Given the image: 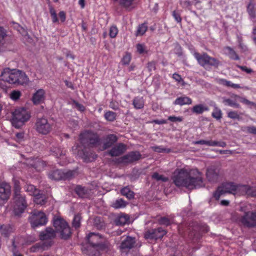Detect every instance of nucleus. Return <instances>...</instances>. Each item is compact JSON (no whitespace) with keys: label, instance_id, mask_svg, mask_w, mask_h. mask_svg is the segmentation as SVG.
Wrapping results in <instances>:
<instances>
[{"label":"nucleus","instance_id":"nucleus-33","mask_svg":"<svg viewBox=\"0 0 256 256\" xmlns=\"http://www.w3.org/2000/svg\"><path fill=\"white\" fill-rule=\"evenodd\" d=\"M34 202L38 204L43 205L46 202V197L45 194H36L34 196Z\"/></svg>","mask_w":256,"mask_h":256},{"label":"nucleus","instance_id":"nucleus-22","mask_svg":"<svg viewBox=\"0 0 256 256\" xmlns=\"http://www.w3.org/2000/svg\"><path fill=\"white\" fill-rule=\"evenodd\" d=\"M45 92L43 89L38 90L32 96V100L34 104H40L44 100Z\"/></svg>","mask_w":256,"mask_h":256},{"label":"nucleus","instance_id":"nucleus-9","mask_svg":"<svg viewBox=\"0 0 256 256\" xmlns=\"http://www.w3.org/2000/svg\"><path fill=\"white\" fill-rule=\"evenodd\" d=\"M12 196L15 204L13 212L15 216L19 217L27 206L26 198L21 192L13 194Z\"/></svg>","mask_w":256,"mask_h":256},{"label":"nucleus","instance_id":"nucleus-29","mask_svg":"<svg viewBox=\"0 0 256 256\" xmlns=\"http://www.w3.org/2000/svg\"><path fill=\"white\" fill-rule=\"evenodd\" d=\"M208 110V108L203 104H198L194 106L191 110L194 114H200L203 113L204 111Z\"/></svg>","mask_w":256,"mask_h":256},{"label":"nucleus","instance_id":"nucleus-17","mask_svg":"<svg viewBox=\"0 0 256 256\" xmlns=\"http://www.w3.org/2000/svg\"><path fill=\"white\" fill-rule=\"evenodd\" d=\"M78 154L86 162H92L98 157L97 154L88 148H83L82 150H78Z\"/></svg>","mask_w":256,"mask_h":256},{"label":"nucleus","instance_id":"nucleus-34","mask_svg":"<svg viewBox=\"0 0 256 256\" xmlns=\"http://www.w3.org/2000/svg\"><path fill=\"white\" fill-rule=\"evenodd\" d=\"M129 220V216L126 214L119 216L115 220V223L118 226H124Z\"/></svg>","mask_w":256,"mask_h":256},{"label":"nucleus","instance_id":"nucleus-51","mask_svg":"<svg viewBox=\"0 0 256 256\" xmlns=\"http://www.w3.org/2000/svg\"><path fill=\"white\" fill-rule=\"evenodd\" d=\"M222 113L220 110L217 107H216L214 111L212 113V117L218 120H219L222 118Z\"/></svg>","mask_w":256,"mask_h":256},{"label":"nucleus","instance_id":"nucleus-57","mask_svg":"<svg viewBox=\"0 0 256 256\" xmlns=\"http://www.w3.org/2000/svg\"><path fill=\"white\" fill-rule=\"evenodd\" d=\"M118 30L116 26H111L110 30V36L112 38H115L118 34Z\"/></svg>","mask_w":256,"mask_h":256},{"label":"nucleus","instance_id":"nucleus-21","mask_svg":"<svg viewBox=\"0 0 256 256\" xmlns=\"http://www.w3.org/2000/svg\"><path fill=\"white\" fill-rule=\"evenodd\" d=\"M126 146L123 143H119L109 151L108 154L111 156H118L123 154L126 150Z\"/></svg>","mask_w":256,"mask_h":256},{"label":"nucleus","instance_id":"nucleus-54","mask_svg":"<svg viewBox=\"0 0 256 256\" xmlns=\"http://www.w3.org/2000/svg\"><path fill=\"white\" fill-rule=\"evenodd\" d=\"M158 222L160 224L166 226H169L170 224V220L165 216L160 218L158 220Z\"/></svg>","mask_w":256,"mask_h":256},{"label":"nucleus","instance_id":"nucleus-25","mask_svg":"<svg viewBox=\"0 0 256 256\" xmlns=\"http://www.w3.org/2000/svg\"><path fill=\"white\" fill-rule=\"evenodd\" d=\"M62 170L58 168H52L48 174V178L54 180H62Z\"/></svg>","mask_w":256,"mask_h":256},{"label":"nucleus","instance_id":"nucleus-20","mask_svg":"<svg viewBox=\"0 0 256 256\" xmlns=\"http://www.w3.org/2000/svg\"><path fill=\"white\" fill-rule=\"evenodd\" d=\"M118 137L114 134H110L103 138V150H106L113 146L118 140Z\"/></svg>","mask_w":256,"mask_h":256},{"label":"nucleus","instance_id":"nucleus-15","mask_svg":"<svg viewBox=\"0 0 256 256\" xmlns=\"http://www.w3.org/2000/svg\"><path fill=\"white\" fill-rule=\"evenodd\" d=\"M166 232L162 228H152L146 230L144 234V238L146 239L158 240L162 238Z\"/></svg>","mask_w":256,"mask_h":256},{"label":"nucleus","instance_id":"nucleus-41","mask_svg":"<svg viewBox=\"0 0 256 256\" xmlns=\"http://www.w3.org/2000/svg\"><path fill=\"white\" fill-rule=\"evenodd\" d=\"M51 151L54 155L57 158H60L65 154V150H64L58 147H53L51 148Z\"/></svg>","mask_w":256,"mask_h":256},{"label":"nucleus","instance_id":"nucleus-35","mask_svg":"<svg viewBox=\"0 0 256 256\" xmlns=\"http://www.w3.org/2000/svg\"><path fill=\"white\" fill-rule=\"evenodd\" d=\"M46 164L45 162L40 158H36L34 160V163L33 165V168L36 170H41L45 166Z\"/></svg>","mask_w":256,"mask_h":256},{"label":"nucleus","instance_id":"nucleus-36","mask_svg":"<svg viewBox=\"0 0 256 256\" xmlns=\"http://www.w3.org/2000/svg\"><path fill=\"white\" fill-rule=\"evenodd\" d=\"M26 191L29 192L30 195L34 196L36 194H38L40 190L36 188L35 186L32 184H27L25 186Z\"/></svg>","mask_w":256,"mask_h":256},{"label":"nucleus","instance_id":"nucleus-62","mask_svg":"<svg viewBox=\"0 0 256 256\" xmlns=\"http://www.w3.org/2000/svg\"><path fill=\"white\" fill-rule=\"evenodd\" d=\"M248 196L252 197H256V186L251 187L250 186Z\"/></svg>","mask_w":256,"mask_h":256},{"label":"nucleus","instance_id":"nucleus-45","mask_svg":"<svg viewBox=\"0 0 256 256\" xmlns=\"http://www.w3.org/2000/svg\"><path fill=\"white\" fill-rule=\"evenodd\" d=\"M151 148L154 152H158V153H161V152L168 153L170 152V149L164 148L160 146H153L151 147Z\"/></svg>","mask_w":256,"mask_h":256},{"label":"nucleus","instance_id":"nucleus-23","mask_svg":"<svg viewBox=\"0 0 256 256\" xmlns=\"http://www.w3.org/2000/svg\"><path fill=\"white\" fill-rule=\"evenodd\" d=\"M136 243L135 238L130 236H128L120 244V248L123 250L131 249Z\"/></svg>","mask_w":256,"mask_h":256},{"label":"nucleus","instance_id":"nucleus-46","mask_svg":"<svg viewBox=\"0 0 256 256\" xmlns=\"http://www.w3.org/2000/svg\"><path fill=\"white\" fill-rule=\"evenodd\" d=\"M226 48L228 50V55L230 58L234 60H238L240 59L238 56L232 48L229 46H227Z\"/></svg>","mask_w":256,"mask_h":256},{"label":"nucleus","instance_id":"nucleus-61","mask_svg":"<svg viewBox=\"0 0 256 256\" xmlns=\"http://www.w3.org/2000/svg\"><path fill=\"white\" fill-rule=\"evenodd\" d=\"M172 16L178 22H180L182 21V18L180 17V14L176 12V10H174L172 12Z\"/></svg>","mask_w":256,"mask_h":256},{"label":"nucleus","instance_id":"nucleus-27","mask_svg":"<svg viewBox=\"0 0 256 256\" xmlns=\"http://www.w3.org/2000/svg\"><path fill=\"white\" fill-rule=\"evenodd\" d=\"M120 192L122 195L125 196L129 200L134 198L135 194L130 188L128 186L122 188Z\"/></svg>","mask_w":256,"mask_h":256},{"label":"nucleus","instance_id":"nucleus-10","mask_svg":"<svg viewBox=\"0 0 256 256\" xmlns=\"http://www.w3.org/2000/svg\"><path fill=\"white\" fill-rule=\"evenodd\" d=\"M28 221L32 228L46 224L48 218L44 213L42 212L34 210L31 212L28 218Z\"/></svg>","mask_w":256,"mask_h":256},{"label":"nucleus","instance_id":"nucleus-49","mask_svg":"<svg viewBox=\"0 0 256 256\" xmlns=\"http://www.w3.org/2000/svg\"><path fill=\"white\" fill-rule=\"evenodd\" d=\"M147 26L144 24L139 26L136 31V36L144 34L147 30Z\"/></svg>","mask_w":256,"mask_h":256},{"label":"nucleus","instance_id":"nucleus-7","mask_svg":"<svg viewBox=\"0 0 256 256\" xmlns=\"http://www.w3.org/2000/svg\"><path fill=\"white\" fill-rule=\"evenodd\" d=\"M53 226L56 232L60 234L61 239L67 240L71 238L72 232L68 222L61 218H54Z\"/></svg>","mask_w":256,"mask_h":256},{"label":"nucleus","instance_id":"nucleus-55","mask_svg":"<svg viewBox=\"0 0 256 256\" xmlns=\"http://www.w3.org/2000/svg\"><path fill=\"white\" fill-rule=\"evenodd\" d=\"M20 91L14 90L10 94V98L13 100H17L20 98Z\"/></svg>","mask_w":256,"mask_h":256},{"label":"nucleus","instance_id":"nucleus-28","mask_svg":"<svg viewBox=\"0 0 256 256\" xmlns=\"http://www.w3.org/2000/svg\"><path fill=\"white\" fill-rule=\"evenodd\" d=\"M1 234L5 237H8L10 234L12 232V226L10 224H2L0 226Z\"/></svg>","mask_w":256,"mask_h":256},{"label":"nucleus","instance_id":"nucleus-19","mask_svg":"<svg viewBox=\"0 0 256 256\" xmlns=\"http://www.w3.org/2000/svg\"><path fill=\"white\" fill-rule=\"evenodd\" d=\"M124 156V164L127 165L140 160L142 156L137 151L130 152Z\"/></svg>","mask_w":256,"mask_h":256},{"label":"nucleus","instance_id":"nucleus-44","mask_svg":"<svg viewBox=\"0 0 256 256\" xmlns=\"http://www.w3.org/2000/svg\"><path fill=\"white\" fill-rule=\"evenodd\" d=\"M94 225L98 230H102L104 228L105 224L100 217H96L94 219Z\"/></svg>","mask_w":256,"mask_h":256},{"label":"nucleus","instance_id":"nucleus-1","mask_svg":"<svg viewBox=\"0 0 256 256\" xmlns=\"http://www.w3.org/2000/svg\"><path fill=\"white\" fill-rule=\"evenodd\" d=\"M196 172L198 176H194L190 172L185 169H176L173 173L172 179L178 187L184 186L190 190L202 187L204 186L202 174L198 170Z\"/></svg>","mask_w":256,"mask_h":256},{"label":"nucleus","instance_id":"nucleus-64","mask_svg":"<svg viewBox=\"0 0 256 256\" xmlns=\"http://www.w3.org/2000/svg\"><path fill=\"white\" fill-rule=\"evenodd\" d=\"M246 130L248 132L256 135V127L254 126H248Z\"/></svg>","mask_w":256,"mask_h":256},{"label":"nucleus","instance_id":"nucleus-52","mask_svg":"<svg viewBox=\"0 0 256 256\" xmlns=\"http://www.w3.org/2000/svg\"><path fill=\"white\" fill-rule=\"evenodd\" d=\"M50 12L52 19V22L55 23L58 22L57 14L54 8L50 6Z\"/></svg>","mask_w":256,"mask_h":256},{"label":"nucleus","instance_id":"nucleus-31","mask_svg":"<svg viewBox=\"0 0 256 256\" xmlns=\"http://www.w3.org/2000/svg\"><path fill=\"white\" fill-rule=\"evenodd\" d=\"M77 175L76 170H62V180H70L74 178Z\"/></svg>","mask_w":256,"mask_h":256},{"label":"nucleus","instance_id":"nucleus-50","mask_svg":"<svg viewBox=\"0 0 256 256\" xmlns=\"http://www.w3.org/2000/svg\"><path fill=\"white\" fill-rule=\"evenodd\" d=\"M152 178L156 180H162V182H166L168 180V178L160 174L158 172H154L152 176Z\"/></svg>","mask_w":256,"mask_h":256},{"label":"nucleus","instance_id":"nucleus-63","mask_svg":"<svg viewBox=\"0 0 256 256\" xmlns=\"http://www.w3.org/2000/svg\"><path fill=\"white\" fill-rule=\"evenodd\" d=\"M34 158H28L26 160V162L25 164H26L27 166L29 167L33 168L34 164Z\"/></svg>","mask_w":256,"mask_h":256},{"label":"nucleus","instance_id":"nucleus-60","mask_svg":"<svg viewBox=\"0 0 256 256\" xmlns=\"http://www.w3.org/2000/svg\"><path fill=\"white\" fill-rule=\"evenodd\" d=\"M236 97L238 98L240 100V101L246 104H248V105H250V104L254 105V102H250V100H248L246 98H242V97H240V96H236Z\"/></svg>","mask_w":256,"mask_h":256},{"label":"nucleus","instance_id":"nucleus-3","mask_svg":"<svg viewBox=\"0 0 256 256\" xmlns=\"http://www.w3.org/2000/svg\"><path fill=\"white\" fill-rule=\"evenodd\" d=\"M39 236L40 239L42 241L46 240H50L35 244L30 248V252H34L39 250L43 251L51 246L53 244L52 240L56 236V232L52 228L48 227L44 230L40 232Z\"/></svg>","mask_w":256,"mask_h":256},{"label":"nucleus","instance_id":"nucleus-53","mask_svg":"<svg viewBox=\"0 0 256 256\" xmlns=\"http://www.w3.org/2000/svg\"><path fill=\"white\" fill-rule=\"evenodd\" d=\"M223 102L224 103H226L228 105L230 106H233L236 108H239L240 107V104H238L233 102L232 100L230 98H224Z\"/></svg>","mask_w":256,"mask_h":256},{"label":"nucleus","instance_id":"nucleus-58","mask_svg":"<svg viewBox=\"0 0 256 256\" xmlns=\"http://www.w3.org/2000/svg\"><path fill=\"white\" fill-rule=\"evenodd\" d=\"M228 116L232 119H241L239 115L238 114L237 112L234 111L228 112Z\"/></svg>","mask_w":256,"mask_h":256},{"label":"nucleus","instance_id":"nucleus-56","mask_svg":"<svg viewBox=\"0 0 256 256\" xmlns=\"http://www.w3.org/2000/svg\"><path fill=\"white\" fill-rule=\"evenodd\" d=\"M131 60L130 54L128 53H126L123 57L122 59V62L124 64H129Z\"/></svg>","mask_w":256,"mask_h":256},{"label":"nucleus","instance_id":"nucleus-11","mask_svg":"<svg viewBox=\"0 0 256 256\" xmlns=\"http://www.w3.org/2000/svg\"><path fill=\"white\" fill-rule=\"evenodd\" d=\"M194 55L198 63L202 66L209 65L218 68L219 65L218 60L216 58L210 57L206 52L200 54L198 52H195Z\"/></svg>","mask_w":256,"mask_h":256},{"label":"nucleus","instance_id":"nucleus-2","mask_svg":"<svg viewBox=\"0 0 256 256\" xmlns=\"http://www.w3.org/2000/svg\"><path fill=\"white\" fill-rule=\"evenodd\" d=\"M0 80L16 86L28 84V78L26 74L19 70H11L9 68L4 70L0 76Z\"/></svg>","mask_w":256,"mask_h":256},{"label":"nucleus","instance_id":"nucleus-30","mask_svg":"<svg viewBox=\"0 0 256 256\" xmlns=\"http://www.w3.org/2000/svg\"><path fill=\"white\" fill-rule=\"evenodd\" d=\"M192 103V100L188 96H181L177 98L174 102L176 105L182 106L184 104H190Z\"/></svg>","mask_w":256,"mask_h":256},{"label":"nucleus","instance_id":"nucleus-26","mask_svg":"<svg viewBox=\"0 0 256 256\" xmlns=\"http://www.w3.org/2000/svg\"><path fill=\"white\" fill-rule=\"evenodd\" d=\"M20 245V238L18 237H14L12 240V251L14 256H23L18 252V247Z\"/></svg>","mask_w":256,"mask_h":256},{"label":"nucleus","instance_id":"nucleus-12","mask_svg":"<svg viewBox=\"0 0 256 256\" xmlns=\"http://www.w3.org/2000/svg\"><path fill=\"white\" fill-rule=\"evenodd\" d=\"M236 184L232 182L223 183L221 186H218L217 190L214 194V197L218 200L220 196L226 193L236 194Z\"/></svg>","mask_w":256,"mask_h":256},{"label":"nucleus","instance_id":"nucleus-5","mask_svg":"<svg viewBox=\"0 0 256 256\" xmlns=\"http://www.w3.org/2000/svg\"><path fill=\"white\" fill-rule=\"evenodd\" d=\"M79 140L84 148H91L98 146L100 144V139L98 134L91 130L80 133Z\"/></svg>","mask_w":256,"mask_h":256},{"label":"nucleus","instance_id":"nucleus-32","mask_svg":"<svg viewBox=\"0 0 256 256\" xmlns=\"http://www.w3.org/2000/svg\"><path fill=\"white\" fill-rule=\"evenodd\" d=\"M250 190V186L248 185H237L236 189V194H239L244 195L247 194L248 196Z\"/></svg>","mask_w":256,"mask_h":256},{"label":"nucleus","instance_id":"nucleus-16","mask_svg":"<svg viewBox=\"0 0 256 256\" xmlns=\"http://www.w3.org/2000/svg\"><path fill=\"white\" fill-rule=\"evenodd\" d=\"M220 174V168L216 166H210L206 168V177L210 182H216Z\"/></svg>","mask_w":256,"mask_h":256},{"label":"nucleus","instance_id":"nucleus-43","mask_svg":"<svg viewBox=\"0 0 256 256\" xmlns=\"http://www.w3.org/2000/svg\"><path fill=\"white\" fill-rule=\"evenodd\" d=\"M126 204L127 203L122 198H120L116 200L112 204V206L115 208H124Z\"/></svg>","mask_w":256,"mask_h":256},{"label":"nucleus","instance_id":"nucleus-24","mask_svg":"<svg viewBox=\"0 0 256 256\" xmlns=\"http://www.w3.org/2000/svg\"><path fill=\"white\" fill-rule=\"evenodd\" d=\"M197 144H206L210 146H219L224 148L226 146V143L224 142H218L212 140H200L194 142Z\"/></svg>","mask_w":256,"mask_h":256},{"label":"nucleus","instance_id":"nucleus-39","mask_svg":"<svg viewBox=\"0 0 256 256\" xmlns=\"http://www.w3.org/2000/svg\"><path fill=\"white\" fill-rule=\"evenodd\" d=\"M247 11L250 18H256V10L254 8V4L251 2L249 3L247 6Z\"/></svg>","mask_w":256,"mask_h":256},{"label":"nucleus","instance_id":"nucleus-48","mask_svg":"<svg viewBox=\"0 0 256 256\" xmlns=\"http://www.w3.org/2000/svg\"><path fill=\"white\" fill-rule=\"evenodd\" d=\"M134 0H120V4L122 7L128 9L132 6Z\"/></svg>","mask_w":256,"mask_h":256},{"label":"nucleus","instance_id":"nucleus-13","mask_svg":"<svg viewBox=\"0 0 256 256\" xmlns=\"http://www.w3.org/2000/svg\"><path fill=\"white\" fill-rule=\"evenodd\" d=\"M34 126L38 132L44 135L50 133L52 128V124L45 118H38Z\"/></svg>","mask_w":256,"mask_h":256},{"label":"nucleus","instance_id":"nucleus-42","mask_svg":"<svg viewBox=\"0 0 256 256\" xmlns=\"http://www.w3.org/2000/svg\"><path fill=\"white\" fill-rule=\"evenodd\" d=\"M12 181L14 184L13 194L21 192V188L19 180H18L16 178H13Z\"/></svg>","mask_w":256,"mask_h":256},{"label":"nucleus","instance_id":"nucleus-14","mask_svg":"<svg viewBox=\"0 0 256 256\" xmlns=\"http://www.w3.org/2000/svg\"><path fill=\"white\" fill-rule=\"evenodd\" d=\"M239 221L244 227L253 228L256 227V212L248 211L240 218Z\"/></svg>","mask_w":256,"mask_h":256},{"label":"nucleus","instance_id":"nucleus-18","mask_svg":"<svg viewBox=\"0 0 256 256\" xmlns=\"http://www.w3.org/2000/svg\"><path fill=\"white\" fill-rule=\"evenodd\" d=\"M11 195V186L6 182H0V200L6 202Z\"/></svg>","mask_w":256,"mask_h":256},{"label":"nucleus","instance_id":"nucleus-4","mask_svg":"<svg viewBox=\"0 0 256 256\" xmlns=\"http://www.w3.org/2000/svg\"><path fill=\"white\" fill-rule=\"evenodd\" d=\"M88 243L96 252L92 254L94 256H99L100 252L106 250L108 248L109 242L98 234L90 232L87 236Z\"/></svg>","mask_w":256,"mask_h":256},{"label":"nucleus","instance_id":"nucleus-47","mask_svg":"<svg viewBox=\"0 0 256 256\" xmlns=\"http://www.w3.org/2000/svg\"><path fill=\"white\" fill-rule=\"evenodd\" d=\"M116 114L113 112L108 111L105 113L104 117L108 121L112 122L116 120Z\"/></svg>","mask_w":256,"mask_h":256},{"label":"nucleus","instance_id":"nucleus-37","mask_svg":"<svg viewBox=\"0 0 256 256\" xmlns=\"http://www.w3.org/2000/svg\"><path fill=\"white\" fill-rule=\"evenodd\" d=\"M74 191L81 198L84 197L88 193V190L81 186H77L74 189Z\"/></svg>","mask_w":256,"mask_h":256},{"label":"nucleus","instance_id":"nucleus-6","mask_svg":"<svg viewBox=\"0 0 256 256\" xmlns=\"http://www.w3.org/2000/svg\"><path fill=\"white\" fill-rule=\"evenodd\" d=\"M12 114V126L16 128H22L30 118V114L23 108L16 109Z\"/></svg>","mask_w":256,"mask_h":256},{"label":"nucleus","instance_id":"nucleus-8","mask_svg":"<svg viewBox=\"0 0 256 256\" xmlns=\"http://www.w3.org/2000/svg\"><path fill=\"white\" fill-rule=\"evenodd\" d=\"M188 238L193 242H196L202 238V234L208 231L206 224H199L196 222L190 224L188 227Z\"/></svg>","mask_w":256,"mask_h":256},{"label":"nucleus","instance_id":"nucleus-38","mask_svg":"<svg viewBox=\"0 0 256 256\" xmlns=\"http://www.w3.org/2000/svg\"><path fill=\"white\" fill-rule=\"evenodd\" d=\"M82 216L80 214H75L72 222V226L76 229L79 228L80 226V221Z\"/></svg>","mask_w":256,"mask_h":256},{"label":"nucleus","instance_id":"nucleus-40","mask_svg":"<svg viewBox=\"0 0 256 256\" xmlns=\"http://www.w3.org/2000/svg\"><path fill=\"white\" fill-rule=\"evenodd\" d=\"M133 105L136 109L142 108L144 106V101L142 98H136L133 100Z\"/></svg>","mask_w":256,"mask_h":256},{"label":"nucleus","instance_id":"nucleus-59","mask_svg":"<svg viewBox=\"0 0 256 256\" xmlns=\"http://www.w3.org/2000/svg\"><path fill=\"white\" fill-rule=\"evenodd\" d=\"M72 104L78 110L80 111L83 112L85 110L84 106L82 104H79L78 102H77L76 100H74L72 101Z\"/></svg>","mask_w":256,"mask_h":256}]
</instances>
